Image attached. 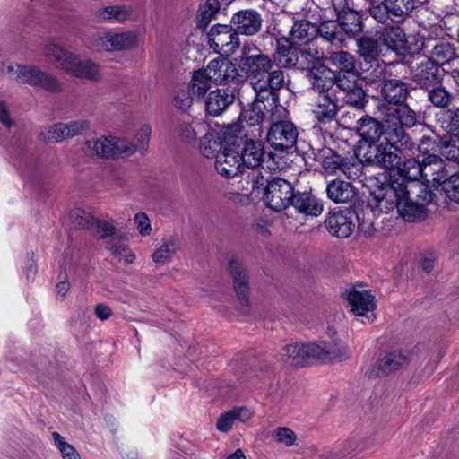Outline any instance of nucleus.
Instances as JSON below:
<instances>
[{"label":"nucleus","mask_w":459,"mask_h":459,"mask_svg":"<svg viewBox=\"0 0 459 459\" xmlns=\"http://www.w3.org/2000/svg\"><path fill=\"white\" fill-rule=\"evenodd\" d=\"M345 103L358 109H363L368 103L367 94L361 85L345 92Z\"/></svg>","instance_id":"55"},{"label":"nucleus","mask_w":459,"mask_h":459,"mask_svg":"<svg viewBox=\"0 0 459 459\" xmlns=\"http://www.w3.org/2000/svg\"><path fill=\"white\" fill-rule=\"evenodd\" d=\"M234 94L223 89L212 91L205 100L207 115L217 117L226 110L234 101Z\"/></svg>","instance_id":"34"},{"label":"nucleus","mask_w":459,"mask_h":459,"mask_svg":"<svg viewBox=\"0 0 459 459\" xmlns=\"http://www.w3.org/2000/svg\"><path fill=\"white\" fill-rule=\"evenodd\" d=\"M20 79L24 81V84H29L51 93L60 92L63 90L62 84L56 76L34 65H31L30 69L25 70Z\"/></svg>","instance_id":"20"},{"label":"nucleus","mask_w":459,"mask_h":459,"mask_svg":"<svg viewBox=\"0 0 459 459\" xmlns=\"http://www.w3.org/2000/svg\"><path fill=\"white\" fill-rule=\"evenodd\" d=\"M276 69L299 68V49L288 38H280L276 40V48L272 56Z\"/></svg>","instance_id":"21"},{"label":"nucleus","mask_w":459,"mask_h":459,"mask_svg":"<svg viewBox=\"0 0 459 459\" xmlns=\"http://www.w3.org/2000/svg\"><path fill=\"white\" fill-rule=\"evenodd\" d=\"M290 205L299 213L315 217L320 215L323 211V204L314 195L307 192L295 193Z\"/></svg>","instance_id":"37"},{"label":"nucleus","mask_w":459,"mask_h":459,"mask_svg":"<svg viewBox=\"0 0 459 459\" xmlns=\"http://www.w3.org/2000/svg\"><path fill=\"white\" fill-rule=\"evenodd\" d=\"M257 53L246 54V48L243 49L241 57V69L250 80L255 92L261 91L263 95L267 92L278 93L285 84L284 72L281 69H273L274 63L273 57L256 49Z\"/></svg>","instance_id":"4"},{"label":"nucleus","mask_w":459,"mask_h":459,"mask_svg":"<svg viewBox=\"0 0 459 459\" xmlns=\"http://www.w3.org/2000/svg\"><path fill=\"white\" fill-rule=\"evenodd\" d=\"M112 137L91 138L85 143V152L91 156L111 158Z\"/></svg>","instance_id":"44"},{"label":"nucleus","mask_w":459,"mask_h":459,"mask_svg":"<svg viewBox=\"0 0 459 459\" xmlns=\"http://www.w3.org/2000/svg\"><path fill=\"white\" fill-rule=\"evenodd\" d=\"M388 124L379 121L368 115L362 116L357 122V132L368 144H377L380 138L387 132Z\"/></svg>","instance_id":"24"},{"label":"nucleus","mask_w":459,"mask_h":459,"mask_svg":"<svg viewBox=\"0 0 459 459\" xmlns=\"http://www.w3.org/2000/svg\"><path fill=\"white\" fill-rule=\"evenodd\" d=\"M95 19L98 22L122 23L135 18V12L126 5H108L95 11Z\"/></svg>","instance_id":"31"},{"label":"nucleus","mask_w":459,"mask_h":459,"mask_svg":"<svg viewBox=\"0 0 459 459\" xmlns=\"http://www.w3.org/2000/svg\"><path fill=\"white\" fill-rule=\"evenodd\" d=\"M89 128V122L86 120H76L69 123H62V129L65 140L81 134Z\"/></svg>","instance_id":"63"},{"label":"nucleus","mask_w":459,"mask_h":459,"mask_svg":"<svg viewBox=\"0 0 459 459\" xmlns=\"http://www.w3.org/2000/svg\"><path fill=\"white\" fill-rule=\"evenodd\" d=\"M212 80L206 73V69L197 70L193 73L188 89L195 98H202L212 87Z\"/></svg>","instance_id":"48"},{"label":"nucleus","mask_w":459,"mask_h":459,"mask_svg":"<svg viewBox=\"0 0 459 459\" xmlns=\"http://www.w3.org/2000/svg\"><path fill=\"white\" fill-rule=\"evenodd\" d=\"M143 37L134 30L98 32L90 39L91 48L97 51L118 52L138 48Z\"/></svg>","instance_id":"6"},{"label":"nucleus","mask_w":459,"mask_h":459,"mask_svg":"<svg viewBox=\"0 0 459 459\" xmlns=\"http://www.w3.org/2000/svg\"><path fill=\"white\" fill-rule=\"evenodd\" d=\"M346 296L351 311L356 316H364L376 307L375 297L362 285L352 286L346 290Z\"/></svg>","instance_id":"25"},{"label":"nucleus","mask_w":459,"mask_h":459,"mask_svg":"<svg viewBox=\"0 0 459 459\" xmlns=\"http://www.w3.org/2000/svg\"><path fill=\"white\" fill-rule=\"evenodd\" d=\"M194 98L195 97L192 95L188 88L177 90L173 97V105L177 109L186 112L192 106Z\"/></svg>","instance_id":"60"},{"label":"nucleus","mask_w":459,"mask_h":459,"mask_svg":"<svg viewBox=\"0 0 459 459\" xmlns=\"http://www.w3.org/2000/svg\"><path fill=\"white\" fill-rule=\"evenodd\" d=\"M338 112L337 100L333 93L318 95L313 105L312 113L321 124L333 120Z\"/></svg>","instance_id":"30"},{"label":"nucleus","mask_w":459,"mask_h":459,"mask_svg":"<svg viewBox=\"0 0 459 459\" xmlns=\"http://www.w3.org/2000/svg\"><path fill=\"white\" fill-rule=\"evenodd\" d=\"M336 75L335 85L343 91H351L359 84L358 83V75L355 71L347 73H338Z\"/></svg>","instance_id":"61"},{"label":"nucleus","mask_w":459,"mask_h":459,"mask_svg":"<svg viewBox=\"0 0 459 459\" xmlns=\"http://www.w3.org/2000/svg\"><path fill=\"white\" fill-rule=\"evenodd\" d=\"M266 186L263 199L268 208L274 212H281L290 205L295 192L289 181L274 178Z\"/></svg>","instance_id":"11"},{"label":"nucleus","mask_w":459,"mask_h":459,"mask_svg":"<svg viewBox=\"0 0 459 459\" xmlns=\"http://www.w3.org/2000/svg\"><path fill=\"white\" fill-rule=\"evenodd\" d=\"M381 101L376 107L378 117L387 124L406 126L412 128L418 123V113L411 108L407 100L411 87L400 79L384 80L377 85Z\"/></svg>","instance_id":"2"},{"label":"nucleus","mask_w":459,"mask_h":459,"mask_svg":"<svg viewBox=\"0 0 459 459\" xmlns=\"http://www.w3.org/2000/svg\"><path fill=\"white\" fill-rule=\"evenodd\" d=\"M331 61L340 69L338 73L355 71V58L347 51H336L332 53Z\"/></svg>","instance_id":"53"},{"label":"nucleus","mask_w":459,"mask_h":459,"mask_svg":"<svg viewBox=\"0 0 459 459\" xmlns=\"http://www.w3.org/2000/svg\"><path fill=\"white\" fill-rule=\"evenodd\" d=\"M440 187L447 198L459 204V173L447 177Z\"/></svg>","instance_id":"59"},{"label":"nucleus","mask_w":459,"mask_h":459,"mask_svg":"<svg viewBox=\"0 0 459 459\" xmlns=\"http://www.w3.org/2000/svg\"><path fill=\"white\" fill-rule=\"evenodd\" d=\"M63 70L67 74L91 82L100 79V65L90 59H81L78 55L73 53L63 64Z\"/></svg>","instance_id":"17"},{"label":"nucleus","mask_w":459,"mask_h":459,"mask_svg":"<svg viewBox=\"0 0 459 459\" xmlns=\"http://www.w3.org/2000/svg\"><path fill=\"white\" fill-rule=\"evenodd\" d=\"M307 77L310 81L311 89L318 95L333 93V87L335 85V73L326 65H318L311 69Z\"/></svg>","instance_id":"28"},{"label":"nucleus","mask_w":459,"mask_h":459,"mask_svg":"<svg viewBox=\"0 0 459 459\" xmlns=\"http://www.w3.org/2000/svg\"><path fill=\"white\" fill-rule=\"evenodd\" d=\"M360 77L367 84L381 83L385 76V65L383 61L360 63Z\"/></svg>","instance_id":"39"},{"label":"nucleus","mask_w":459,"mask_h":459,"mask_svg":"<svg viewBox=\"0 0 459 459\" xmlns=\"http://www.w3.org/2000/svg\"><path fill=\"white\" fill-rule=\"evenodd\" d=\"M328 199L335 204H351L358 199V190L350 182L335 178L328 182L325 189Z\"/></svg>","instance_id":"26"},{"label":"nucleus","mask_w":459,"mask_h":459,"mask_svg":"<svg viewBox=\"0 0 459 459\" xmlns=\"http://www.w3.org/2000/svg\"><path fill=\"white\" fill-rule=\"evenodd\" d=\"M441 153L449 160H459V134L449 135L443 139Z\"/></svg>","instance_id":"54"},{"label":"nucleus","mask_w":459,"mask_h":459,"mask_svg":"<svg viewBox=\"0 0 459 459\" xmlns=\"http://www.w3.org/2000/svg\"><path fill=\"white\" fill-rule=\"evenodd\" d=\"M317 342L290 343L285 345L281 353V359L293 367H302L311 360H316Z\"/></svg>","instance_id":"14"},{"label":"nucleus","mask_w":459,"mask_h":459,"mask_svg":"<svg viewBox=\"0 0 459 459\" xmlns=\"http://www.w3.org/2000/svg\"><path fill=\"white\" fill-rule=\"evenodd\" d=\"M239 155L244 169H258L262 167L264 156L262 141L247 139Z\"/></svg>","instance_id":"32"},{"label":"nucleus","mask_w":459,"mask_h":459,"mask_svg":"<svg viewBox=\"0 0 459 459\" xmlns=\"http://www.w3.org/2000/svg\"><path fill=\"white\" fill-rule=\"evenodd\" d=\"M357 53L362 59L361 63H376L382 52V43L379 39L362 36L356 41Z\"/></svg>","instance_id":"38"},{"label":"nucleus","mask_w":459,"mask_h":459,"mask_svg":"<svg viewBox=\"0 0 459 459\" xmlns=\"http://www.w3.org/2000/svg\"><path fill=\"white\" fill-rule=\"evenodd\" d=\"M299 132L289 120L272 123L266 134V140L272 149L281 153L292 152L296 149Z\"/></svg>","instance_id":"9"},{"label":"nucleus","mask_w":459,"mask_h":459,"mask_svg":"<svg viewBox=\"0 0 459 459\" xmlns=\"http://www.w3.org/2000/svg\"><path fill=\"white\" fill-rule=\"evenodd\" d=\"M52 437L63 459H81V456L75 448L67 443L59 433L53 432Z\"/></svg>","instance_id":"57"},{"label":"nucleus","mask_w":459,"mask_h":459,"mask_svg":"<svg viewBox=\"0 0 459 459\" xmlns=\"http://www.w3.org/2000/svg\"><path fill=\"white\" fill-rule=\"evenodd\" d=\"M215 157V169L221 176L226 178H232L244 172L239 152L232 148H224Z\"/></svg>","instance_id":"22"},{"label":"nucleus","mask_w":459,"mask_h":459,"mask_svg":"<svg viewBox=\"0 0 459 459\" xmlns=\"http://www.w3.org/2000/svg\"><path fill=\"white\" fill-rule=\"evenodd\" d=\"M91 228L96 230L95 235L101 239L108 238H111L117 236L116 227L108 221H102L95 218L94 224Z\"/></svg>","instance_id":"64"},{"label":"nucleus","mask_w":459,"mask_h":459,"mask_svg":"<svg viewBox=\"0 0 459 459\" xmlns=\"http://www.w3.org/2000/svg\"><path fill=\"white\" fill-rule=\"evenodd\" d=\"M324 57V52L317 48H308L299 50V70H307L310 73L311 69L325 65L321 64Z\"/></svg>","instance_id":"46"},{"label":"nucleus","mask_w":459,"mask_h":459,"mask_svg":"<svg viewBox=\"0 0 459 459\" xmlns=\"http://www.w3.org/2000/svg\"><path fill=\"white\" fill-rule=\"evenodd\" d=\"M39 139L45 143H58L65 141L62 123H56L52 126H45L39 133Z\"/></svg>","instance_id":"56"},{"label":"nucleus","mask_w":459,"mask_h":459,"mask_svg":"<svg viewBox=\"0 0 459 459\" xmlns=\"http://www.w3.org/2000/svg\"><path fill=\"white\" fill-rule=\"evenodd\" d=\"M42 51L48 62L61 69H63L65 61L68 59V56L73 55V52L66 50L54 42H48Z\"/></svg>","instance_id":"49"},{"label":"nucleus","mask_w":459,"mask_h":459,"mask_svg":"<svg viewBox=\"0 0 459 459\" xmlns=\"http://www.w3.org/2000/svg\"><path fill=\"white\" fill-rule=\"evenodd\" d=\"M241 413L245 414L243 420H248L252 417V413L246 408H236L230 411L221 414L217 420L216 428L219 431L229 432L236 420V417H241Z\"/></svg>","instance_id":"50"},{"label":"nucleus","mask_w":459,"mask_h":459,"mask_svg":"<svg viewBox=\"0 0 459 459\" xmlns=\"http://www.w3.org/2000/svg\"><path fill=\"white\" fill-rule=\"evenodd\" d=\"M252 171L248 174V182L251 184L252 191L258 193H263L264 195L266 191V185H268L272 178V175L264 170V167H259L258 169H250Z\"/></svg>","instance_id":"51"},{"label":"nucleus","mask_w":459,"mask_h":459,"mask_svg":"<svg viewBox=\"0 0 459 459\" xmlns=\"http://www.w3.org/2000/svg\"><path fill=\"white\" fill-rule=\"evenodd\" d=\"M338 22H325L317 26V36L320 35L322 38L326 39L327 41L333 42L335 40H339V30H338Z\"/></svg>","instance_id":"62"},{"label":"nucleus","mask_w":459,"mask_h":459,"mask_svg":"<svg viewBox=\"0 0 459 459\" xmlns=\"http://www.w3.org/2000/svg\"><path fill=\"white\" fill-rule=\"evenodd\" d=\"M178 249L179 244L177 238L170 237L163 239L162 244L153 252L152 260L157 264H169Z\"/></svg>","instance_id":"42"},{"label":"nucleus","mask_w":459,"mask_h":459,"mask_svg":"<svg viewBox=\"0 0 459 459\" xmlns=\"http://www.w3.org/2000/svg\"><path fill=\"white\" fill-rule=\"evenodd\" d=\"M111 158H126L137 152L136 144L126 138L112 137Z\"/></svg>","instance_id":"52"},{"label":"nucleus","mask_w":459,"mask_h":459,"mask_svg":"<svg viewBox=\"0 0 459 459\" xmlns=\"http://www.w3.org/2000/svg\"><path fill=\"white\" fill-rule=\"evenodd\" d=\"M316 38L317 25L309 21L301 20L294 22L288 39L294 45L305 46L309 45Z\"/></svg>","instance_id":"33"},{"label":"nucleus","mask_w":459,"mask_h":459,"mask_svg":"<svg viewBox=\"0 0 459 459\" xmlns=\"http://www.w3.org/2000/svg\"><path fill=\"white\" fill-rule=\"evenodd\" d=\"M417 47L419 53L423 51L425 56H429L428 59L439 67L451 62L459 64V56H456L455 48L447 41L420 39Z\"/></svg>","instance_id":"12"},{"label":"nucleus","mask_w":459,"mask_h":459,"mask_svg":"<svg viewBox=\"0 0 459 459\" xmlns=\"http://www.w3.org/2000/svg\"><path fill=\"white\" fill-rule=\"evenodd\" d=\"M220 7V3L216 0H205L201 4L196 16V27L203 30H206L211 21L215 18Z\"/></svg>","instance_id":"47"},{"label":"nucleus","mask_w":459,"mask_h":459,"mask_svg":"<svg viewBox=\"0 0 459 459\" xmlns=\"http://www.w3.org/2000/svg\"><path fill=\"white\" fill-rule=\"evenodd\" d=\"M370 17L378 23L403 24L416 13L419 0H367Z\"/></svg>","instance_id":"5"},{"label":"nucleus","mask_w":459,"mask_h":459,"mask_svg":"<svg viewBox=\"0 0 459 459\" xmlns=\"http://www.w3.org/2000/svg\"><path fill=\"white\" fill-rule=\"evenodd\" d=\"M316 360L326 361H342L348 359L351 352L344 345L335 342H317Z\"/></svg>","instance_id":"36"},{"label":"nucleus","mask_w":459,"mask_h":459,"mask_svg":"<svg viewBox=\"0 0 459 459\" xmlns=\"http://www.w3.org/2000/svg\"><path fill=\"white\" fill-rule=\"evenodd\" d=\"M262 21L261 14L257 11L245 9L235 13L230 19V23L238 34L253 36L261 30Z\"/></svg>","instance_id":"23"},{"label":"nucleus","mask_w":459,"mask_h":459,"mask_svg":"<svg viewBox=\"0 0 459 459\" xmlns=\"http://www.w3.org/2000/svg\"><path fill=\"white\" fill-rule=\"evenodd\" d=\"M261 95V91L255 92L254 100L242 109L239 116L241 123L254 127L252 134L255 137L261 136L263 132L262 124L265 120L266 113L276 107L279 101V93L267 92V95H263L264 98Z\"/></svg>","instance_id":"7"},{"label":"nucleus","mask_w":459,"mask_h":459,"mask_svg":"<svg viewBox=\"0 0 459 459\" xmlns=\"http://www.w3.org/2000/svg\"><path fill=\"white\" fill-rule=\"evenodd\" d=\"M369 183V194L381 212L387 213L396 208L400 216L409 222L425 218V207L410 198L407 185L403 181L382 182L381 177H377L370 178Z\"/></svg>","instance_id":"3"},{"label":"nucleus","mask_w":459,"mask_h":459,"mask_svg":"<svg viewBox=\"0 0 459 459\" xmlns=\"http://www.w3.org/2000/svg\"><path fill=\"white\" fill-rule=\"evenodd\" d=\"M228 271L233 281V288L240 304H249V275L243 263L236 256L228 258Z\"/></svg>","instance_id":"15"},{"label":"nucleus","mask_w":459,"mask_h":459,"mask_svg":"<svg viewBox=\"0 0 459 459\" xmlns=\"http://www.w3.org/2000/svg\"><path fill=\"white\" fill-rule=\"evenodd\" d=\"M69 217L72 223L82 229H91L94 224L95 218L89 212H85L82 208H74L70 213Z\"/></svg>","instance_id":"58"},{"label":"nucleus","mask_w":459,"mask_h":459,"mask_svg":"<svg viewBox=\"0 0 459 459\" xmlns=\"http://www.w3.org/2000/svg\"><path fill=\"white\" fill-rule=\"evenodd\" d=\"M427 100L433 107L446 109L454 100V95L441 82L427 89Z\"/></svg>","instance_id":"43"},{"label":"nucleus","mask_w":459,"mask_h":459,"mask_svg":"<svg viewBox=\"0 0 459 459\" xmlns=\"http://www.w3.org/2000/svg\"><path fill=\"white\" fill-rule=\"evenodd\" d=\"M205 69L214 84H227L240 76L235 64L228 58H215L209 62Z\"/></svg>","instance_id":"18"},{"label":"nucleus","mask_w":459,"mask_h":459,"mask_svg":"<svg viewBox=\"0 0 459 459\" xmlns=\"http://www.w3.org/2000/svg\"><path fill=\"white\" fill-rule=\"evenodd\" d=\"M422 180L432 182L436 188L440 187L448 177L444 160L437 155H428L423 158Z\"/></svg>","instance_id":"27"},{"label":"nucleus","mask_w":459,"mask_h":459,"mask_svg":"<svg viewBox=\"0 0 459 459\" xmlns=\"http://www.w3.org/2000/svg\"><path fill=\"white\" fill-rule=\"evenodd\" d=\"M408 357L402 351H393L377 359L369 377L387 376L407 365Z\"/></svg>","instance_id":"29"},{"label":"nucleus","mask_w":459,"mask_h":459,"mask_svg":"<svg viewBox=\"0 0 459 459\" xmlns=\"http://www.w3.org/2000/svg\"><path fill=\"white\" fill-rule=\"evenodd\" d=\"M316 160L320 161L324 172L328 175H335L342 172L345 159L331 149H324L319 153Z\"/></svg>","instance_id":"41"},{"label":"nucleus","mask_w":459,"mask_h":459,"mask_svg":"<svg viewBox=\"0 0 459 459\" xmlns=\"http://www.w3.org/2000/svg\"><path fill=\"white\" fill-rule=\"evenodd\" d=\"M339 1V5L335 4V0H332V4L336 12L337 22L340 28L350 37L360 34L364 27L361 14L350 8L347 0Z\"/></svg>","instance_id":"16"},{"label":"nucleus","mask_w":459,"mask_h":459,"mask_svg":"<svg viewBox=\"0 0 459 459\" xmlns=\"http://www.w3.org/2000/svg\"><path fill=\"white\" fill-rule=\"evenodd\" d=\"M384 25L379 39L387 48L398 55H403V59H406L407 56L411 58L413 55L419 53L417 44L420 39L414 35L408 37L400 26L401 24L387 23Z\"/></svg>","instance_id":"8"},{"label":"nucleus","mask_w":459,"mask_h":459,"mask_svg":"<svg viewBox=\"0 0 459 459\" xmlns=\"http://www.w3.org/2000/svg\"><path fill=\"white\" fill-rule=\"evenodd\" d=\"M107 248L119 261L124 260L126 264H132L135 260V255L128 249L126 240L119 235L107 241Z\"/></svg>","instance_id":"45"},{"label":"nucleus","mask_w":459,"mask_h":459,"mask_svg":"<svg viewBox=\"0 0 459 459\" xmlns=\"http://www.w3.org/2000/svg\"><path fill=\"white\" fill-rule=\"evenodd\" d=\"M355 212L351 210H341L336 208L328 212L324 225L327 231L332 235L340 238H345L351 235L355 224L353 218ZM359 221V216L356 215Z\"/></svg>","instance_id":"13"},{"label":"nucleus","mask_w":459,"mask_h":459,"mask_svg":"<svg viewBox=\"0 0 459 459\" xmlns=\"http://www.w3.org/2000/svg\"><path fill=\"white\" fill-rule=\"evenodd\" d=\"M437 124L450 135L459 134V108H446L436 114Z\"/></svg>","instance_id":"40"},{"label":"nucleus","mask_w":459,"mask_h":459,"mask_svg":"<svg viewBox=\"0 0 459 459\" xmlns=\"http://www.w3.org/2000/svg\"><path fill=\"white\" fill-rule=\"evenodd\" d=\"M411 80L420 89H429L442 82L439 66L428 58L411 70Z\"/></svg>","instance_id":"19"},{"label":"nucleus","mask_w":459,"mask_h":459,"mask_svg":"<svg viewBox=\"0 0 459 459\" xmlns=\"http://www.w3.org/2000/svg\"><path fill=\"white\" fill-rule=\"evenodd\" d=\"M423 160L421 161L416 160L415 158H411L407 156L403 160L402 165L397 168L395 170L399 173V178H390L388 180L385 176H382V182H391L392 180H399V182H403L405 185V180L408 181H418L422 179V169H423Z\"/></svg>","instance_id":"35"},{"label":"nucleus","mask_w":459,"mask_h":459,"mask_svg":"<svg viewBox=\"0 0 459 459\" xmlns=\"http://www.w3.org/2000/svg\"><path fill=\"white\" fill-rule=\"evenodd\" d=\"M405 128L406 126L388 124L385 139L377 144H368L363 153L365 161L389 170L399 168L416 148V143Z\"/></svg>","instance_id":"1"},{"label":"nucleus","mask_w":459,"mask_h":459,"mask_svg":"<svg viewBox=\"0 0 459 459\" xmlns=\"http://www.w3.org/2000/svg\"><path fill=\"white\" fill-rule=\"evenodd\" d=\"M238 32L232 24H215L207 33L208 45L221 56H230L240 46Z\"/></svg>","instance_id":"10"}]
</instances>
